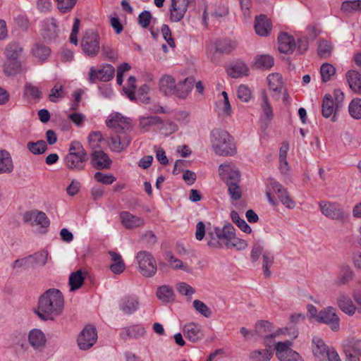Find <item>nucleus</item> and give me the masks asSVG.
Instances as JSON below:
<instances>
[{"label":"nucleus","mask_w":361,"mask_h":361,"mask_svg":"<svg viewBox=\"0 0 361 361\" xmlns=\"http://www.w3.org/2000/svg\"><path fill=\"white\" fill-rule=\"evenodd\" d=\"M274 255L268 251L264 252L262 255V269L265 278H269L271 276L269 268L274 263Z\"/></svg>","instance_id":"nucleus-48"},{"label":"nucleus","mask_w":361,"mask_h":361,"mask_svg":"<svg viewBox=\"0 0 361 361\" xmlns=\"http://www.w3.org/2000/svg\"><path fill=\"white\" fill-rule=\"evenodd\" d=\"M28 341L35 350L42 351L46 346L47 338L41 330L34 329L29 332Z\"/></svg>","instance_id":"nucleus-20"},{"label":"nucleus","mask_w":361,"mask_h":361,"mask_svg":"<svg viewBox=\"0 0 361 361\" xmlns=\"http://www.w3.org/2000/svg\"><path fill=\"white\" fill-rule=\"evenodd\" d=\"M279 51L283 54L292 53L296 47L293 37L287 33H281L278 37Z\"/></svg>","instance_id":"nucleus-23"},{"label":"nucleus","mask_w":361,"mask_h":361,"mask_svg":"<svg viewBox=\"0 0 361 361\" xmlns=\"http://www.w3.org/2000/svg\"><path fill=\"white\" fill-rule=\"evenodd\" d=\"M312 349L313 355L317 361L325 360L328 353L330 351L324 342L319 337H314L312 338Z\"/></svg>","instance_id":"nucleus-22"},{"label":"nucleus","mask_w":361,"mask_h":361,"mask_svg":"<svg viewBox=\"0 0 361 361\" xmlns=\"http://www.w3.org/2000/svg\"><path fill=\"white\" fill-rule=\"evenodd\" d=\"M231 218L242 231L246 233H250L252 232L251 227L246 223L244 219L240 217L237 212L232 211L231 213Z\"/></svg>","instance_id":"nucleus-49"},{"label":"nucleus","mask_w":361,"mask_h":361,"mask_svg":"<svg viewBox=\"0 0 361 361\" xmlns=\"http://www.w3.org/2000/svg\"><path fill=\"white\" fill-rule=\"evenodd\" d=\"M348 111L350 115L355 119L361 118V99H353L349 104Z\"/></svg>","instance_id":"nucleus-50"},{"label":"nucleus","mask_w":361,"mask_h":361,"mask_svg":"<svg viewBox=\"0 0 361 361\" xmlns=\"http://www.w3.org/2000/svg\"><path fill=\"white\" fill-rule=\"evenodd\" d=\"M248 72V68L247 65L242 62H236L228 70V75L234 78L246 75Z\"/></svg>","instance_id":"nucleus-41"},{"label":"nucleus","mask_w":361,"mask_h":361,"mask_svg":"<svg viewBox=\"0 0 361 361\" xmlns=\"http://www.w3.org/2000/svg\"><path fill=\"white\" fill-rule=\"evenodd\" d=\"M34 216V224L36 225H39L44 228H47L49 226L50 221L44 212L35 211Z\"/></svg>","instance_id":"nucleus-63"},{"label":"nucleus","mask_w":361,"mask_h":361,"mask_svg":"<svg viewBox=\"0 0 361 361\" xmlns=\"http://www.w3.org/2000/svg\"><path fill=\"white\" fill-rule=\"evenodd\" d=\"M115 69L113 66L106 64L99 70L91 67L89 73V80L91 83L95 82L96 80L103 82L111 80L114 76Z\"/></svg>","instance_id":"nucleus-11"},{"label":"nucleus","mask_w":361,"mask_h":361,"mask_svg":"<svg viewBox=\"0 0 361 361\" xmlns=\"http://www.w3.org/2000/svg\"><path fill=\"white\" fill-rule=\"evenodd\" d=\"M157 296L159 300L166 303L171 302L175 300V294L172 287L167 285L158 288Z\"/></svg>","instance_id":"nucleus-37"},{"label":"nucleus","mask_w":361,"mask_h":361,"mask_svg":"<svg viewBox=\"0 0 361 361\" xmlns=\"http://www.w3.org/2000/svg\"><path fill=\"white\" fill-rule=\"evenodd\" d=\"M119 309L126 314H132L136 312L140 306V301L137 296L128 295L122 297L119 300Z\"/></svg>","instance_id":"nucleus-15"},{"label":"nucleus","mask_w":361,"mask_h":361,"mask_svg":"<svg viewBox=\"0 0 361 361\" xmlns=\"http://www.w3.org/2000/svg\"><path fill=\"white\" fill-rule=\"evenodd\" d=\"M109 255L112 262L109 267L111 271L115 274H120L123 272L126 269V265L121 255L114 251H109Z\"/></svg>","instance_id":"nucleus-31"},{"label":"nucleus","mask_w":361,"mask_h":361,"mask_svg":"<svg viewBox=\"0 0 361 361\" xmlns=\"http://www.w3.org/2000/svg\"><path fill=\"white\" fill-rule=\"evenodd\" d=\"M194 83L195 80L193 78H187L177 83L175 88V96L180 99L186 98L192 90Z\"/></svg>","instance_id":"nucleus-26"},{"label":"nucleus","mask_w":361,"mask_h":361,"mask_svg":"<svg viewBox=\"0 0 361 361\" xmlns=\"http://www.w3.org/2000/svg\"><path fill=\"white\" fill-rule=\"evenodd\" d=\"M338 109L334 106V99L331 94H326L322 102V115L329 118Z\"/></svg>","instance_id":"nucleus-43"},{"label":"nucleus","mask_w":361,"mask_h":361,"mask_svg":"<svg viewBox=\"0 0 361 361\" xmlns=\"http://www.w3.org/2000/svg\"><path fill=\"white\" fill-rule=\"evenodd\" d=\"M255 29L256 33L260 36H267L271 30V23L264 15L256 17Z\"/></svg>","instance_id":"nucleus-28"},{"label":"nucleus","mask_w":361,"mask_h":361,"mask_svg":"<svg viewBox=\"0 0 361 361\" xmlns=\"http://www.w3.org/2000/svg\"><path fill=\"white\" fill-rule=\"evenodd\" d=\"M178 293L182 295L191 297L195 293V289L185 282H179L176 286Z\"/></svg>","instance_id":"nucleus-57"},{"label":"nucleus","mask_w":361,"mask_h":361,"mask_svg":"<svg viewBox=\"0 0 361 361\" xmlns=\"http://www.w3.org/2000/svg\"><path fill=\"white\" fill-rule=\"evenodd\" d=\"M337 304L339 308L345 314L353 315L355 312V306L350 298L345 293H340L337 298Z\"/></svg>","instance_id":"nucleus-27"},{"label":"nucleus","mask_w":361,"mask_h":361,"mask_svg":"<svg viewBox=\"0 0 361 361\" xmlns=\"http://www.w3.org/2000/svg\"><path fill=\"white\" fill-rule=\"evenodd\" d=\"M21 70V63L19 60H8L4 63V71L6 75H13Z\"/></svg>","instance_id":"nucleus-44"},{"label":"nucleus","mask_w":361,"mask_h":361,"mask_svg":"<svg viewBox=\"0 0 361 361\" xmlns=\"http://www.w3.org/2000/svg\"><path fill=\"white\" fill-rule=\"evenodd\" d=\"M145 334V328L140 325H133L129 327L123 329L121 332V336L126 338V336L133 338L142 337Z\"/></svg>","instance_id":"nucleus-38"},{"label":"nucleus","mask_w":361,"mask_h":361,"mask_svg":"<svg viewBox=\"0 0 361 361\" xmlns=\"http://www.w3.org/2000/svg\"><path fill=\"white\" fill-rule=\"evenodd\" d=\"M346 78L350 88L356 94H361V75L354 70L347 72Z\"/></svg>","instance_id":"nucleus-30"},{"label":"nucleus","mask_w":361,"mask_h":361,"mask_svg":"<svg viewBox=\"0 0 361 361\" xmlns=\"http://www.w3.org/2000/svg\"><path fill=\"white\" fill-rule=\"evenodd\" d=\"M91 164L98 170L109 169L112 161L106 153L101 149H93L91 153Z\"/></svg>","instance_id":"nucleus-13"},{"label":"nucleus","mask_w":361,"mask_h":361,"mask_svg":"<svg viewBox=\"0 0 361 361\" xmlns=\"http://www.w3.org/2000/svg\"><path fill=\"white\" fill-rule=\"evenodd\" d=\"M81 47L88 56H97L100 49L99 35L93 30L86 31L81 41Z\"/></svg>","instance_id":"nucleus-8"},{"label":"nucleus","mask_w":361,"mask_h":361,"mask_svg":"<svg viewBox=\"0 0 361 361\" xmlns=\"http://www.w3.org/2000/svg\"><path fill=\"white\" fill-rule=\"evenodd\" d=\"M226 185L231 198L233 200H240L242 197V190L238 185V182L228 181Z\"/></svg>","instance_id":"nucleus-52"},{"label":"nucleus","mask_w":361,"mask_h":361,"mask_svg":"<svg viewBox=\"0 0 361 361\" xmlns=\"http://www.w3.org/2000/svg\"><path fill=\"white\" fill-rule=\"evenodd\" d=\"M320 73L322 75V81L326 82L329 81L336 73V68L329 63H324L322 65L320 68Z\"/></svg>","instance_id":"nucleus-51"},{"label":"nucleus","mask_w":361,"mask_h":361,"mask_svg":"<svg viewBox=\"0 0 361 361\" xmlns=\"http://www.w3.org/2000/svg\"><path fill=\"white\" fill-rule=\"evenodd\" d=\"M267 81L273 98L279 100L284 88L282 75L277 73L269 74Z\"/></svg>","instance_id":"nucleus-17"},{"label":"nucleus","mask_w":361,"mask_h":361,"mask_svg":"<svg viewBox=\"0 0 361 361\" xmlns=\"http://www.w3.org/2000/svg\"><path fill=\"white\" fill-rule=\"evenodd\" d=\"M63 307L64 299L61 292L50 288L39 297L35 313L42 320H54L61 314Z\"/></svg>","instance_id":"nucleus-2"},{"label":"nucleus","mask_w":361,"mask_h":361,"mask_svg":"<svg viewBox=\"0 0 361 361\" xmlns=\"http://www.w3.org/2000/svg\"><path fill=\"white\" fill-rule=\"evenodd\" d=\"M88 159V154L82 145L78 141H73L69 146L68 153L64 158V162L68 169L81 171L85 169Z\"/></svg>","instance_id":"nucleus-4"},{"label":"nucleus","mask_w":361,"mask_h":361,"mask_svg":"<svg viewBox=\"0 0 361 361\" xmlns=\"http://www.w3.org/2000/svg\"><path fill=\"white\" fill-rule=\"evenodd\" d=\"M192 305L195 310L204 317L208 318L211 316L212 312L210 309L203 302L195 300L193 301Z\"/></svg>","instance_id":"nucleus-61"},{"label":"nucleus","mask_w":361,"mask_h":361,"mask_svg":"<svg viewBox=\"0 0 361 361\" xmlns=\"http://www.w3.org/2000/svg\"><path fill=\"white\" fill-rule=\"evenodd\" d=\"M97 331L93 325H86L77 337V344L82 350L91 348L97 341Z\"/></svg>","instance_id":"nucleus-6"},{"label":"nucleus","mask_w":361,"mask_h":361,"mask_svg":"<svg viewBox=\"0 0 361 361\" xmlns=\"http://www.w3.org/2000/svg\"><path fill=\"white\" fill-rule=\"evenodd\" d=\"M106 125L112 129L111 135L105 139L109 149L114 152L124 151L132 140L130 135L133 128L130 119L115 112L108 116Z\"/></svg>","instance_id":"nucleus-1"},{"label":"nucleus","mask_w":361,"mask_h":361,"mask_svg":"<svg viewBox=\"0 0 361 361\" xmlns=\"http://www.w3.org/2000/svg\"><path fill=\"white\" fill-rule=\"evenodd\" d=\"M166 259L169 262V265L173 269H182L187 272L189 271V268L183 265V262L175 257L171 252H167L166 254Z\"/></svg>","instance_id":"nucleus-53"},{"label":"nucleus","mask_w":361,"mask_h":361,"mask_svg":"<svg viewBox=\"0 0 361 361\" xmlns=\"http://www.w3.org/2000/svg\"><path fill=\"white\" fill-rule=\"evenodd\" d=\"M235 233V229L233 226L230 224H226L222 228H221V247H225L229 243L232 237Z\"/></svg>","instance_id":"nucleus-42"},{"label":"nucleus","mask_w":361,"mask_h":361,"mask_svg":"<svg viewBox=\"0 0 361 361\" xmlns=\"http://www.w3.org/2000/svg\"><path fill=\"white\" fill-rule=\"evenodd\" d=\"M211 142L214 152L219 156H232L236 152L233 137L226 131L220 129L211 133Z\"/></svg>","instance_id":"nucleus-3"},{"label":"nucleus","mask_w":361,"mask_h":361,"mask_svg":"<svg viewBox=\"0 0 361 361\" xmlns=\"http://www.w3.org/2000/svg\"><path fill=\"white\" fill-rule=\"evenodd\" d=\"M247 247V243L245 240L240 239L236 236L235 233L232 239L226 247V248H235L237 250H245Z\"/></svg>","instance_id":"nucleus-56"},{"label":"nucleus","mask_w":361,"mask_h":361,"mask_svg":"<svg viewBox=\"0 0 361 361\" xmlns=\"http://www.w3.org/2000/svg\"><path fill=\"white\" fill-rule=\"evenodd\" d=\"M274 58L268 54H262L255 56L253 66L258 69L267 70L271 68L274 65Z\"/></svg>","instance_id":"nucleus-34"},{"label":"nucleus","mask_w":361,"mask_h":361,"mask_svg":"<svg viewBox=\"0 0 361 361\" xmlns=\"http://www.w3.org/2000/svg\"><path fill=\"white\" fill-rule=\"evenodd\" d=\"M140 273L145 277H152L155 275L157 266L155 258L147 251H140L135 257Z\"/></svg>","instance_id":"nucleus-5"},{"label":"nucleus","mask_w":361,"mask_h":361,"mask_svg":"<svg viewBox=\"0 0 361 361\" xmlns=\"http://www.w3.org/2000/svg\"><path fill=\"white\" fill-rule=\"evenodd\" d=\"M283 333L282 330L280 331L269 334L268 336H266L264 337V343L266 346H267L269 348L264 349V350H255L250 353V359L252 361H269L271 358L272 357L273 353L271 351V345L269 343L271 342V340L278 334Z\"/></svg>","instance_id":"nucleus-10"},{"label":"nucleus","mask_w":361,"mask_h":361,"mask_svg":"<svg viewBox=\"0 0 361 361\" xmlns=\"http://www.w3.org/2000/svg\"><path fill=\"white\" fill-rule=\"evenodd\" d=\"M159 85L160 92L164 96H175L176 83L175 79L172 76L169 75L162 76L159 80Z\"/></svg>","instance_id":"nucleus-24"},{"label":"nucleus","mask_w":361,"mask_h":361,"mask_svg":"<svg viewBox=\"0 0 361 361\" xmlns=\"http://www.w3.org/2000/svg\"><path fill=\"white\" fill-rule=\"evenodd\" d=\"M238 97L243 102H247L252 97L250 88L245 85H240L238 89Z\"/></svg>","instance_id":"nucleus-64"},{"label":"nucleus","mask_w":361,"mask_h":361,"mask_svg":"<svg viewBox=\"0 0 361 361\" xmlns=\"http://www.w3.org/2000/svg\"><path fill=\"white\" fill-rule=\"evenodd\" d=\"M206 240L209 247L212 248L221 247V228L219 227H214L212 231H209Z\"/></svg>","instance_id":"nucleus-40"},{"label":"nucleus","mask_w":361,"mask_h":361,"mask_svg":"<svg viewBox=\"0 0 361 361\" xmlns=\"http://www.w3.org/2000/svg\"><path fill=\"white\" fill-rule=\"evenodd\" d=\"M32 53L34 56L39 60L44 61L50 54V49L48 47L44 45L36 44L32 49Z\"/></svg>","instance_id":"nucleus-54"},{"label":"nucleus","mask_w":361,"mask_h":361,"mask_svg":"<svg viewBox=\"0 0 361 361\" xmlns=\"http://www.w3.org/2000/svg\"><path fill=\"white\" fill-rule=\"evenodd\" d=\"M57 8L63 13H68L72 10L78 0H56Z\"/></svg>","instance_id":"nucleus-59"},{"label":"nucleus","mask_w":361,"mask_h":361,"mask_svg":"<svg viewBox=\"0 0 361 361\" xmlns=\"http://www.w3.org/2000/svg\"><path fill=\"white\" fill-rule=\"evenodd\" d=\"M345 353L348 361H360L361 356V339L353 338L345 347Z\"/></svg>","instance_id":"nucleus-19"},{"label":"nucleus","mask_w":361,"mask_h":361,"mask_svg":"<svg viewBox=\"0 0 361 361\" xmlns=\"http://www.w3.org/2000/svg\"><path fill=\"white\" fill-rule=\"evenodd\" d=\"M183 335L192 343H196L203 337L202 326L195 323H190L184 326Z\"/></svg>","instance_id":"nucleus-21"},{"label":"nucleus","mask_w":361,"mask_h":361,"mask_svg":"<svg viewBox=\"0 0 361 361\" xmlns=\"http://www.w3.org/2000/svg\"><path fill=\"white\" fill-rule=\"evenodd\" d=\"M121 224L127 229H135L145 224L144 219L133 215L129 212L123 211L119 214Z\"/></svg>","instance_id":"nucleus-18"},{"label":"nucleus","mask_w":361,"mask_h":361,"mask_svg":"<svg viewBox=\"0 0 361 361\" xmlns=\"http://www.w3.org/2000/svg\"><path fill=\"white\" fill-rule=\"evenodd\" d=\"M85 278L81 270H78L71 274L69 276V285L71 290H75L80 288L84 283Z\"/></svg>","instance_id":"nucleus-45"},{"label":"nucleus","mask_w":361,"mask_h":361,"mask_svg":"<svg viewBox=\"0 0 361 361\" xmlns=\"http://www.w3.org/2000/svg\"><path fill=\"white\" fill-rule=\"evenodd\" d=\"M341 11L346 15L361 11V0H346L341 5Z\"/></svg>","instance_id":"nucleus-35"},{"label":"nucleus","mask_w":361,"mask_h":361,"mask_svg":"<svg viewBox=\"0 0 361 361\" xmlns=\"http://www.w3.org/2000/svg\"><path fill=\"white\" fill-rule=\"evenodd\" d=\"M66 95V92L62 85L56 83L51 90L49 94V99L51 102L56 103L63 99Z\"/></svg>","instance_id":"nucleus-46"},{"label":"nucleus","mask_w":361,"mask_h":361,"mask_svg":"<svg viewBox=\"0 0 361 361\" xmlns=\"http://www.w3.org/2000/svg\"><path fill=\"white\" fill-rule=\"evenodd\" d=\"M23 51V48L18 42H11L6 46L5 54L8 60H19Z\"/></svg>","instance_id":"nucleus-33"},{"label":"nucleus","mask_w":361,"mask_h":361,"mask_svg":"<svg viewBox=\"0 0 361 361\" xmlns=\"http://www.w3.org/2000/svg\"><path fill=\"white\" fill-rule=\"evenodd\" d=\"M353 271L350 266L342 264L339 269V274L336 281V284L338 286L345 285L353 279Z\"/></svg>","instance_id":"nucleus-32"},{"label":"nucleus","mask_w":361,"mask_h":361,"mask_svg":"<svg viewBox=\"0 0 361 361\" xmlns=\"http://www.w3.org/2000/svg\"><path fill=\"white\" fill-rule=\"evenodd\" d=\"M270 185L274 192L277 195L280 202L287 208L293 209L295 207L294 202L290 199L287 190L279 182L275 180H271Z\"/></svg>","instance_id":"nucleus-16"},{"label":"nucleus","mask_w":361,"mask_h":361,"mask_svg":"<svg viewBox=\"0 0 361 361\" xmlns=\"http://www.w3.org/2000/svg\"><path fill=\"white\" fill-rule=\"evenodd\" d=\"M332 51V46L330 42L322 40L318 46V54L322 58H326L330 56Z\"/></svg>","instance_id":"nucleus-60"},{"label":"nucleus","mask_w":361,"mask_h":361,"mask_svg":"<svg viewBox=\"0 0 361 361\" xmlns=\"http://www.w3.org/2000/svg\"><path fill=\"white\" fill-rule=\"evenodd\" d=\"M104 140L100 131L92 132L88 136V142L92 150L99 147V142H101Z\"/></svg>","instance_id":"nucleus-58"},{"label":"nucleus","mask_w":361,"mask_h":361,"mask_svg":"<svg viewBox=\"0 0 361 361\" xmlns=\"http://www.w3.org/2000/svg\"><path fill=\"white\" fill-rule=\"evenodd\" d=\"M13 165L9 153L6 150H0V174L11 173Z\"/></svg>","instance_id":"nucleus-36"},{"label":"nucleus","mask_w":361,"mask_h":361,"mask_svg":"<svg viewBox=\"0 0 361 361\" xmlns=\"http://www.w3.org/2000/svg\"><path fill=\"white\" fill-rule=\"evenodd\" d=\"M159 124H163V121L159 116L141 117L139 120V128L144 132L149 131L151 127Z\"/></svg>","instance_id":"nucleus-39"},{"label":"nucleus","mask_w":361,"mask_h":361,"mask_svg":"<svg viewBox=\"0 0 361 361\" xmlns=\"http://www.w3.org/2000/svg\"><path fill=\"white\" fill-rule=\"evenodd\" d=\"M319 207L324 216L333 220L343 221L347 216L343 207L335 202L320 201Z\"/></svg>","instance_id":"nucleus-7"},{"label":"nucleus","mask_w":361,"mask_h":361,"mask_svg":"<svg viewBox=\"0 0 361 361\" xmlns=\"http://www.w3.org/2000/svg\"><path fill=\"white\" fill-rule=\"evenodd\" d=\"M317 321L329 325L333 331L339 329V318L331 307L320 311L318 314Z\"/></svg>","instance_id":"nucleus-14"},{"label":"nucleus","mask_w":361,"mask_h":361,"mask_svg":"<svg viewBox=\"0 0 361 361\" xmlns=\"http://www.w3.org/2000/svg\"><path fill=\"white\" fill-rule=\"evenodd\" d=\"M27 147L33 154H42L47 149V145L44 140L27 142Z\"/></svg>","instance_id":"nucleus-47"},{"label":"nucleus","mask_w":361,"mask_h":361,"mask_svg":"<svg viewBox=\"0 0 361 361\" xmlns=\"http://www.w3.org/2000/svg\"><path fill=\"white\" fill-rule=\"evenodd\" d=\"M292 342H278L276 343V355L280 361H303L300 355L290 349Z\"/></svg>","instance_id":"nucleus-9"},{"label":"nucleus","mask_w":361,"mask_h":361,"mask_svg":"<svg viewBox=\"0 0 361 361\" xmlns=\"http://www.w3.org/2000/svg\"><path fill=\"white\" fill-rule=\"evenodd\" d=\"M59 30L54 18L47 19L44 22L42 35L45 39L51 40L58 36Z\"/></svg>","instance_id":"nucleus-29"},{"label":"nucleus","mask_w":361,"mask_h":361,"mask_svg":"<svg viewBox=\"0 0 361 361\" xmlns=\"http://www.w3.org/2000/svg\"><path fill=\"white\" fill-rule=\"evenodd\" d=\"M219 171V175L226 180V184L228 181L238 182L240 180V171L235 168H232L229 164H220Z\"/></svg>","instance_id":"nucleus-25"},{"label":"nucleus","mask_w":361,"mask_h":361,"mask_svg":"<svg viewBox=\"0 0 361 361\" xmlns=\"http://www.w3.org/2000/svg\"><path fill=\"white\" fill-rule=\"evenodd\" d=\"M32 258L31 257H26L20 259H16L13 264V269L23 268L25 269H33Z\"/></svg>","instance_id":"nucleus-62"},{"label":"nucleus","mask_w":361,"mask_h":361,"mask_svg":"<svg viewBox=\"0 0 361 361\" xmlns=\"http://www.w3.org/2000/svg\"><path fill=\"white\" fill-rule=\"evenodd\" d=\"M233 49L231 42L228 39L219 40L215 44V51L221 54H228Z\"/></svg>","instance_id":"nucleus-55"},{"label":"nucleus","mask_w":361,"mask_h":361,"mask_svg":"<svg viewBox=\"0 0 361 361\" xmlns=\"http://www.w3.org/2000/svg\"><path fill=\"white\" fill-rule=\"evenodd\" d=\"M260 106L262 110V114L260 116L261 128L265 130L274 118L273 108L265 91L262 92V102Z\"/></svg>","instance_id":"nucleus-12"}]
</instances>
